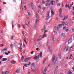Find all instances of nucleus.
Masks as SVG:
<instances>
[{
	"instance_id": "f257e3e1",
	"label": "nucleus",
	"mask_w": 74,
	"mask_h": 74,
	"mask_svg": "<svg viewBox=\"0 0 74 74\" xmlns=\"http://www.w3.org/2000/svg\"><path fill=\"white\" fill-rule=\"evenodd\" d=\"M53 62V65H54L56 64V62L57 61V58H55V55H53L52 59Z\"/></svg>"
},
{
	"instance_id": "f03ea898",
	"label": "nucleus",
	"mask_w": 74,
	"mask_h": 74,
	"mask_svg": "<svg viewBox=\"0 0 74 74\" xmlns=\"http://www.w3.org/2000/svg\"><path fill=\"white\" fill-rule=\"evenodd\" d=\"M40 58H41L42 57V52H40V54H39L38 56V57L37 56H35L33 58L34 60H36L37 59H38V60H39V59L40 58Z\"/></svg>"
},
{
	"instance_id": "7ed1b4c3",
	"label": "nucleus",
	"mask_w": 74,
	"mask_h": 74,
	"mask_svg": "<svg viewBox=\"0 0 74 74\" xmlns=\"http://www.w3.org/2000/svg\"><path fill=\"white\" fill-rule=\"evenodd\" d=\"M50 13V11H48L47 12V15L46 17V21H47L49 19L50 17L49 16V13Z\"/></svg>"
},
{
	"instance_id": "20e7f679",
	"label": "nucleus",
	"mask_w": 74,
	"mask_h": 74,
	"mask_svg": "<svg viewBox=\"0 0 74 74\" xmlns=\"http://www.w3.org/2000/svg\"><path fill=\"white\" fill-rule=\"evenodd\" d=\"M38 21V17L37 14L36 15V23H37V22Z\"/></svg>"
},
{
	"instance_id": "39448f33",
	"label": "nucleus",
	"mask_w": 74,
	"mask_h": 74,
	"mask_svg": "<svg viewBox=\"0 0 74 74\" xmlns=\"http://www.w3.org/2000/svg\"><path fill=\"white\" fill-rule=\"evenodd\" d=\"M69 15H67L66 16H64V19L62 20V21H64L65 20H66V19H68V18L69 17Z\"/></svg>"
},
{
	"instance_id": "423d86ee",
	"label": "nucleus",
	"mask_w": 74,
	"mask_h": 74,
	"mask_svg": "<svg viewBox=\"0 0 74 74\" xmlns=\"http://www.w3.org/2000/svg\"><path fill=\"white\" fill-rule=\"evenodd\" d=\"M58 66H57L56 69V71L54 72V73H57L58 72Z\"/></svg>"
},
{
	"instance_id": "0eeeda50",
	"label": "nucleus",
	"mask_w": 74,
	"mask_h": 74,
	"mask_svg": "<svg viewBox=\"0 0 74 74\" xmlns=\"http://www.w3.org/2000/svg\"><path fill=\"white\" fill-rule=\"evenodd\" d=\"M69 42H68V44H69L70 43H71L72 42V38L69 39Z\"/></svg>"
},
{
	"instance_id": "6e6552de",
	"label": "nucleus",
	"mask_w": 74,
	"mask_h": 74,
	"mask_svg": "<svg viewBox=\"0 0 74 74\" xmlns=\"http://www.w3.org/2000/svg\"><path fill=\"white\" fill-rule=\"evenodd\" d=\"M7 49H8L7 48H4V49L2 50L1 51H2V52H4V51H7Z\"/></svg>"
},
{
	"instance_id": "1a4fd4ad",
	"label": "nucleus",
	"mask_w": 74,
	"mask_h": 74,
	"mask_svg": "<svg viewBox=\"0 0 74 74\" xmlns=\"http://www.w3.org/2000/svg\"><path fill=\"white\" fill-rule=\"evenodd\" d=\"M31 3V4L30 6H31V7L33 9L34 8V6H33L34 5L33 4V3Z\"/></svg>"
},
{
	"instance_id": "9d476101",
	"label": "nucleus",
	"mask_w": 74,
	"mask_h": 74,
	"mask_svg": "<svg viewBox=\"0 0 74 74\" xmlns=\"http://www.w3.org/2000/svg\"><path fill=\"white\" fill-rule=\"evenodd\" d=\"M10 63L12 64H15V63H16V62L14 60H12L10 62Z\"/></svg>"
},
{
	"instance_id": "9b49d317",
	"label": "nucleus",
	"mask_w": 74,
	"mask_h": 74,
	"mask_svg": "<svg viewBox=\"0 0 74 74\" xmlns=\"http://www.w3.org/2000/svg\"><path fill=\"white\" fill-rule=\"evenodd\" d=\"M31 69H32V70H36V67L34 66H32L31 67Z\"/></svg>"
},
{
	"instance_id": "f8f14e48",
	"label": "nucleus",
	"mask_w": 74,
	"mask_h": 74,
	"mask_svg": "<svg viewBox=\"0 0 74 74\" xmlns=\"http://www.w3.org/2000/svg\"><path fill=\"white\" fill-rule=\"evenodd\" d=\"M55 1H51V4H52V5H54V4H55Z\"/></svg>"
},
{
	"instance_id": "ddd939ff",
	"label": "nucleus",
	"mask_w": 74,
	"mask_h": 74,
	"mask_svg": "<svg viewBox=\"0 0 74 74\" xmlns=\"http://www.w3.org/2000/svg\"><path fill=\"white\" fill-rule=\"evenodd\" d=\"M67 7H68V8H70V7L69 6V4L67 5V4H66L65 5V8H66Z\"/></svg>"
},
{
	"instance_id": "4468645a",
	"label": "nucleus",
	"mask_w": 74,
	"mask_h": 74,
	"mask_svg": "<svg viewBox=\"0 0 74 74\" xmlns=\"http://www.w3.org/2000/svg\"><path fill=\"white\" fill-rule=\"evenodd\" d=\"M73 5V2L72 3V4H71L70 5V6H69V10H70L71 9V8L72 7V5Z\"/></svg>"
},
{
	"instance_id": "2eb2a0df",
	"label": "nucleus",
	"mask_w": 74,
	"mask_h": 74,
	"mask_svg": "<svg viewBox=\"0 0 74 74\" xmlns=\"http://www.w3.org/2000/svg\"><path fill=\"white\" fill-rule=\"evenodd\" d=\"M64 24L66 26H68V23H67V22L66 21L65 22H64Z\"/></svg>"
},
{
	"instance_id": "dca6fc26",
	"label": "nucleus",
	"mask_w": 74,
	"mask_h": 74,
	"mask_svg": "<svg viewBox=\"0 0 74 74\" xmlns=\"http://www.w3.org/2000/svg\"><path fill=\"white\" fill-rule=\"evenodd\" d=\"M47 37V35L45 34L43 36L42 38H45V37Z\"/></svg>"
},
{
	"instance_id": "f3484780",
	"label": "nucleus",
	"mask_w": 74,
	"mask_h": 74,
	"mask_svg": "<svg viewBox=\"0 0 74 74\" xmlns=\"http://www.w3.org/2000/svg\"><path fill=\"white\" fill-rule=\"evenodd\" d=\"M45 30H46V27H45L43 29H42V32H45Z\"/></svg>"
},
{
	"instance_id": "a211bd4d",
	"label": "nucleus",
	"mask_w": 74,
	"mask_h": 74,
	"mask_svg": "<svg viewBox=\"0 0 74 74\" xmlns=\"http://www.w3.org/2000/svg\"><path fill=\"white\" fill-rule=\"evenodd\" d=\"M10 46L11 48H13V47H14V45L12 44H11L10 45Z\"/></svg>"
},
{
	"instance_id": "6ab92c4d",
	"label": "nucleus",
	"mask_w": 74,
	"mask_h": 74,
	"mask_svg": "<svg viewBox=\"0 0 74 74\" xmlns=\"http://www.w3.org/2000/svg\"><path fill=\"white\" fill-rule=\"evenodd\" d=\"M24 60V56H22L21 58V61H23Z\"/></svg>"
},
{
	"instance_id": "aec40b11",
	"label": "nucleus",
	"mask_w": 74,
	"mask_h": 74,
	"mask_svg": "<svg viewBox=\"0 0 74 74\" xmlns=\"http://www.w3.org/2000/svg\"><path fill=\"white\" fill-rule=\"evenodd\" d=\"M5 60H7V58H3V60H2V61H5Z\"/></svg>"
},
{
	"instance_id": "412c9836",
	"label": "nucleus",
	"mask_w": 74,
	"mask_h": 74,
	"mask_svg": "<svg viewBox=\"0 0 74 74\" xmlns=\"http://www.w3.org/2000/svg\"><path fill=\"white\" fill-rule=\"evenodd\" d=\"M51 13L52 14H53V15H54V14H55V13H54V12H53V10H51Z\"/></svg>"
},
{
	"instance_id": "4be33fe9",
	"label": "nucleus",
	"mask_w": 74,
	"mask_h": 74,
	"mask_svg": "<svg viewBox=\"0 0 74 74\" xmlns=\"http://www.w3.org/2000/svg\"><path fill=\"white\" fill-rule=\"evenodd\" d=\"M55 29H56V30H58L59 29V27L55 26Z\"/></svg>"
},
{
	"instance_id": "5701e85b",
	"label": "nucleus",
	"mask_w": 74,
	"mask_h": 74,
	"mask_svg": "<svg viewBox=\"0 0 74 74\" xmlns=\"http://www.w3.org/2000/svg\"><path fill=\"white\" fill-rule=\"evenodd\" d=\"M27 12L28 14V15L29 16L30 15V12L29 10H27Z\"/></svg>"
},
{
	"instance_id": "b1692460",
	"label": "nucleus",
	"mask_w": 74,
	"mask_h": 74,
	"mask_svg": "<svg viewBox=\"0 0 74 74\" xmlns=\"http://www.w3.org/2000/svg\"><path fill=\"white\" fill-rule=\"evenodd\" d=\"M27 60H31V59H32V58L31 57H28L27 58Z\"/></svg>"
},
{
	"instance_id": "393cba45",
	"label": "nucleus",
	"mask_w": 74,
	"mask_h": 74,
	"mask_svg": "<svg viewBox=\"0 0 74 74\" xmlns=\"http://www.w3.org/2000/svg\"><path fill=\"white\" fill-rule=\"evenodd\" d=\"M69 73H68V74H72V73H73L72 72H71V71L70 70H69Z\"/></svg>"
},
{
	"instance_id": "a878e982",
	"label": "nucleus",
	"mask_w": 74,
	"mask_h": 74,
	"mask_svg": "<svg viewBox=\"0 0 74 74\" xmlns=\"http://www.w3.org/2000/svg\"><path fill=\"white\" fill-rule=\"evenodd\" d=\"M59 16H60V18H63V16L62 15L61 13H59Z\"/></svg>"
},
{
	"instance_id": "bb28decb",
	"label": "nucleus",
	"mask_w": 74,
	"mask_h": 74,
	"mask_svg": "<svg viewBox=\"0 0 74 74\" xmlns=\"http://www.w3.org/2000/svg\"><path fill=\"white\" fill-rule=\"evenodd\" d=\"M42 37H41L39 39H38L37 40V41L38 42V41H41V39H42Z\"/></svg>"
},
{
	"instance_id": "cd10ccee",
	"label": "nucleus",
	"mask_w": 74,
	"mask_h": 74,
	"mask_svg": "<svg viewBox=\"0 0 74 74\" xmlns=\"http://www.w3.org/2000/svg\"><path fill=\"white\" fill-rule=\"evenodd\" d=\"M71 56H73V55L71 54L70 55V57L69 58V59H72V58H71Z\"/></svg>"
},
{
	"instance_id": "c85d7f7f",
	"label": "nucleus",
	"mask_w": 74,
	"mask_h": 74,
	"mask_svg": "<svg viewBox=\"0 0 74 74\" xmlns=\"http://www.w3.org/2000/svg\"><path fill=\"white\" fill-rule=\"evenodd\" d=\"M28 60H27V59L26 58V59H25L24 60V62H25L26 63H27V62H28Z\"/></svg>"
},
{
	"instance_id": "c756f323",
	"label": "nucleus",
	"mask_w": 74,
	"mask_h": 74,
	"mask_svg": "<svg viewBox=\"0 0 74 74\" xmlns=\"http://www.w3.org/2000/svg\"><path fill=\"white\" fill-rule=\"evenodd\" d=\"M55 40V37L54 36L53 37L52 40H53V43L54 42V40Z\"/></svg>"
},
{
	"instance_id": "7c9ffc66",
	"label": "nucleus",
	"mask_w": 74,
	"mask_h": 74,
	"mask_svg": "<svg viewBox=\"0 0 74 74\" xmlns=\"http://www.w3.org/2000/svg\"><path fill=\"white\" fill-rule=\"evenodd\" d=\"M24 41H25V42L26 43V44H27L28 42H27V41H26V38H25L24 39Z\"/></svg>"
},
{
	"instance_id": "2f4dec72",
	"label": "nucleus",
	"mask_w": 74,
	"mask_h": 74,
	"mask_svg": "<svg viewBox=\"0 0 74 74\" xmlns=\"http://www.w3.org/2000/svg\"><path fill=\"white\" fill-rule=\"evenodd\" d=\"M69 48H70V47H67V48H66V52H67V51H68V49H69Z\"/></svg>"
},
{
	"instance_id": "473e14b6",
	"label": "nucleus",
	"mask_w": 74,
	"mask_h": 74,
	"mask_svg": "<svg viewBox=\"0 0 74 74\" xmlns=\"http://www.w3.org/2000/svg\"><path fill=\"white\" fill-rule=\"evenodd\" d=\"M62 37H65V34L64 33H62Z\"/></svg>"
},
{
	"instance_id": "72a5a7b5",
	"label": "nucleus",
	"mask_w": 74,
	"mask_h": 74,
	"mask_svg": "<svg viewBox=\"0 0 74 74\" xmlns=\"http://www.w3.org/2000/svg\"><path fill=\"white\" fill-rule=\"evenodd\" d=\"M35 65V64L34 63H32L31 64V66H34Z\"/></svg>"
},
{
	"instance_id": "f704fd0d",
	"label": "nucleus",
	"mask_w": 74,
	"mask_h": 74,
	"mask_svg": "<svg viewBox=\"0 0 74 74\" xmlns=\"http://www.w3.org/2000/svg\"><path fill=\"white\" fill-rule=\"evenodd\" d=\"M62 12V10L61 9H60V14H61Z\"/></svg>"
},
{
	"instance_id": "c9c22d12",
	"label": "nucleus",
	"mask_w": 74,
	"mask_h": 74,
	"mask_svg": "<svg viewBox=\"0 0 74 74\" xmlns=\"http://www.w3.org/2000/svg\"><path fill=\"white\" fill-rule=\"evenodd\" d=\"M47 32H48V30H45V31L44 33V34H45V33H47Z\"/></svg>"
},
{
	"instance_id": "e433bc0d",
	"label": "nucleus",
	"mask_w": 74,
	"mask_h": 74,
	"mask_svg": "<svg viewBox=\"0 0 74 74\" xmlns=\"http://www.w3.org/2000/svg\"><path fill=\"white\" fill-rule=\"evenodd\" d=\"M24 65V66L25 67H27V66H28V64H25Z\"/></svg>"
},
{
	"instance_id": "4c0bfd02",
	"label": "nucleus",
	"mask_w": 74,
	"mask_h": 74,
	"mask_svg": "<svg viewBox=\"0 0 74 74\" xmlns=\"http://www.w3.org/2000/svg\"><path fill=\"white\" fill-rule=\"evenodd\" d=\"M60 5V3H59L57 4V6L58 7H59Z\"/></svg>"
},
{
	"instance_id": "58836bf2",
	"label": "nucleus",
	"mask_w": 74,
	"mask_h": 74,
	"mask_svg": "<svg viewBox=\"0 0 74 74\" xmlns=\"http://www.w3.org/2000/svg\"><path fill=\"white\" fill-rule=\"evenodd\" d=\"M58 26H59V27H61L62 26V24H59V25H58Z\"/></svg>"
},
{
	"instance_id": "ea45409f",
	"label": "nucleus",
	"mask_w": 74,
	"mask_h": 74,
	"mask_svg": "<svg viewBox=\"0 0 74 74\" xmlns=\"http://www.w3.org/2000/svg\"><path fill=\"white\" fill-rule=\"evenodd\" d=\"M61 25L62 26H64V22H62V23Z\"/></svg>"
},
{
	"instance_id": "a19ab883",
	"label": "nucleus",
	"mask_w": 74,
	"mask_h": 74,
	"mask_svg": "<svg viewBox=\"0 0 74 74\" xmlns=\"http://www.w3.org/2000/svg\"><path fill=\"white\" fill-rule=\"evenodd\" d=\"M49 52L51 53H52V49H51L49 51Z\"/></svg>"
},
{
	"instance_id": "79ce46f5",
	"label": "nucleus",
	"mask_w": 74,
	"mask_h": 74,
	"mask_svg": "<svg viewBox=\"0 0 74 74\" xmlns=\"http://www.w3.org/2000/svg\"><path fill=\"white\" fill-rule=\"evenodd\" d=\"M45 61H46V59H44L43 60V63L44 64L45 63Z\"/></svg>"
},
{
	"instance_id": "37998d69",
	"label": "nucleus",
	"mask_w": 74,
	"mask_h": 74,
	"mask_svg": "<svg viewBox=\"0 0 74 74\" xmlns=\"http://www.w3.org/2000/svg\"><path fill=\"white\" fill-rule=\"evenodd\" d=\"M42 3L43 4H45V1H44V0H43L42 1Z\"/></svg>"
},
{
	"instance_id": "c03bdc74",
	"label": "nucleus",
	"mask_w": 74,
	"mask_h": 74,
	"mask_svg": "<svg viewBox=\"0 0 74 74\" xmlns=\"http://www.w3.org/2000/svg\"><path fill=\"white\" fill-rule=\"evenodd\" d=\"M36 50H37V51H40V49L38 48H37L36 49Z\"/></svg>"
},
{
	"instance_id": "a18cd8bd",
	"label": "nucleus",
	"mask_w": 74,
	"mask_h": 74,
	"mask_svg": "<svg viewBox=\"0 0 74 74\" xmlns=\"http://www.w3.org/2000/svg\"><path fill=\"white\" fill-rule=\"evenodd\" d=\"M22 33L24 36H25V35H24V34H25V32H22Z\"/></svg>"
},
{
	"instance_id": "49530a36",
	"label": "nucleus",
	"mask_w": 74,
	"mask_h": 74,
	"mask_svg": "<svg viewBox=\"0 0 74 74\" xmlns=\"http://www.w3.org/2000/svg\"><path fill=\"white\" fill-rule=\"evenodd\" d=\"M51 0H47V3H49Z\"/></svg>"
},
{
	"instance_id": "de8ad7c7",
	"label": "nucleus",
	"mask_w": 74,
	"mask_h": 74,
	"mask_svg": "<svg viewBox=\"0 0 74 74\" xmlns=\"http://www.w3.org/2000/svg\"><path fill=\"white\" fill-rule=\"evenodd\" d=\"M8 72L7 71H6V72H5V74H8Z\"/></svg>"
},
{
	"instance_id": "09e8293b",
	"label": "nucleus",
	"mask_w": 74,
	"mask_h": 74,
	"mask_svg": "<svg viewBox=\"0 0 74 74\" xmlns=\"http://www.w3.org/2000/svg\"><path fill=\"white\" fill-rule=\"evenodd\" d=\"M3 57V56H0V60Z\"/></svg>"
},
{
	"instance_id": "8fccbe9b",
	"label": "nucleus",
	"mask_w": 74,
	"mask_h": 74,
	"mask_svg": "<svg viewBox=\"0 0 74 74\" xmlns=\"http://www.w3.org/2000/svg\"><path fill=\"white\" fill-rule=\"evenodd\" d=\"M47 68H45V69L44 70V71H45V72H46V71H47Z\"/></svg>"
},
{
	"instance_id": "3c124183",
	"label": "nucleus",
	"mask_w": 74,
	"mask_h": 74,
	"mask_svg": "<svg viewBox=\"0 0 74 74\" xmlns=\"http://www.w3.org/2000/svg\"><path fill=\"white\" fill-rule=\"evenodd\" d=\"M47 68H45V69L44 70V71H45V72H46V71H47Z\"/></svg>"
},
{
	"instance_id": "603ef678",
	"label": "nucleus",
	"mask_w": 74,
	"mask_h": 74,
	"mask_svg": "<svg viewBox=\"0 0 74 74\" xmlns=\"http://www.w3.org/2000/svg\"><path fill=\"white\" fill-rule=\"evenodd\" d=\"M22 26L23 27V29H25V26L24 25H23Z\"/></svg>"
},
{
	"instance_id": "864d4df0",
	"label": "nucleus",
	"mask_w": 74,
	"mask_h": 74,
	"mask_svg": "<svg viewBox=\"0 0 74 74\" xmlns=\"http://www.w3.org/2000/svg\"><path fill=\"white\" fill-rule=\"evenodd\" d=\"M33 53H34V51H32V52H31V53H30L31 54H33Z\"/></svg>"
},
{
	"instance_id": "5fc2aeb1",
	"label": "nucleus",
	"mask_w": 74,
	"mask_h": 74,
	"mask_svg": "<svg viewBox=\"0 0 74 74\" xmlns=\"http://www.w3.org/2000/svg\"><path fill=\"white\" fill-rule=\"evenodd\" d=\"M49 5L48 3H46V5L47 6V7H48Z\"/></svg>"
},
{
	"instance_id": "6e6d98bb",
	"label": "nucleus",
	"mask_w": 74,
	"mask_h": 74,
	"mask_svg": "<svg viewBox=\"0 0 74 74\" xmlns=\"http://www.w3.org/2000/svg\"><path fill=\"white\" fill-rule=\"evenodd\" d=\"M46 45L47 47H48V42H47V43Z\"/></svg>"
},
{
	"instance_id": "4d7b16f0",
	"label": "nucleus",
	"mask_w": 74,
	"mask_h": 74,
	"mask_svg": "<svg viewBox=\"0 0 74 74\" xmlns=\"http://www.w3.org/2000/svg\"><path fill=\"white\" fill-rule=\"evenodd\" d=\"M31 64V62H29L28 64V65L29 66H30V65Z\"/></svg>"
},
{
	"instance_id": "13d9d810",
	"label": "nucleus",
	"mask_w": 74,
	"mask_h": 74,
	"mask_svg": "<svg viewBox=\"0 0 74 74\" xmlns=\"http://www.w3.org/2000/svg\"><path fill=\"white\" fill-rule=\"evenodd\" d=\"M42 9H43V10H44L45 9V7H43L42 8Z\"/></svg>"
},
{
	"instance_id": "bf43d9fd",
	"label": "nucleus",
	"mask_w": 74,
	"mask_h": 74,
	"mask_svg": "<svg viewBox=\"0 0 74 74\" xmlns=\"http://www.w3.org/2000/svg\"><path fill=\"white\" fill-rule=\"evenodd\" d=\"M5 54L6 55H8L9 54H8V53H5Z\"/></svg>"
},
{
	"instance_id": "052dcab7",
	"label": "nucleus",
	"mask_w": 74,
	"mask_h": 74,
	"mask_svg": "<svg viewBox=\"0 0 74 74\" xmlns=\"http://www.w3.org/2000/svg\"><path fill=\"white\" fill-rule=\"evenodd\" d=\"M18 27L19 28H20V27H21V25H20V24H18Z\"/></svg>"
},
{
	"instance_id": "680f3d73",
	"label": "nucleus",
	"mask_w": 74,
	"mask_h": 74,
	"mask_svg": "<svg viewBox=\"0 0 74 74\" xmlns=\"http://www.w3.org/2000/svg\"><path fill=\"white\" fill-rule=\"evenodd\" d=\"M48 48L49 49V50H50V46H48Z\"/></svg>"
},
{
	"instance_id": "e2e57ef3",
	"label": "nucleus",
	"mask_w": 74,
	"mask_h": 74,
	"mask_svg": "<svg viewBox=\"0 0 74 74\" xmlns=\"http://www.w3.org/2000/svg\"><path fill=\"white\" fill-rule=\"evenodd\" d=\"M16 72L17 73H19V71H16Z\"/></svg>"
},
{
	"instance_id": "0e129e2a",
	"label": "nucleus",
	"mask_w": 74,
	"mask_h": 74,
	"mask_svg": "<svg viewBox=\"0 0 74 74\" xmlns=\"http://www.w3.org/2000/svg\"><path fill=\"white\" fill-rule=\"evenodd\" d=\"M56 3H59V0H56Z\"/></svg>"
},
{
	"instance_id": "69168bd1",
	"label": "nucleus",
	"mask_w": 74,
	"mask_h": 74,
	"mask_svg": "<svg viewBox=\"0 0 74 74\" xmlns=\"http://www.w3.org/2000/svg\"><path fill=\"white\" fill-rule=\"evenodd\" d=\"M2 74H5V72H2Z\"/></svg>"
},
{
	"instance_id": "338daca9",
	"label": "nucleus",
	"mask_w": 74,
	"mask_h": 74,
	"mask_svg": "<svg viewBox=\"0 0 74 74\" xmlns=\"http://www.w3.org/2000/svg\"><path fill=\"white\" fill-rule=\"evenodd\" d=\"M3 4H6L7 3H6L5 2H3Z\"/></svg>"
},
{
	"instance_id": "774afa93",
	"label": "nucleus",
	"mask_w": 74,
	"mask_h": 74,
	"mask_svg": "<svg viewBox=\"0 0 74 74\" xmlns=\"http://www.w3.org/2000/svg\"><path fill=\"white\" fill-rule=\"evenodd\" d=\"M72 30L73 32H74V28L72 29Z\"/></svg>"
}]
</instances>
